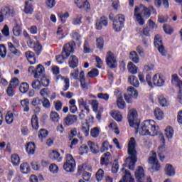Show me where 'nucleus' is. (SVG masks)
<instances>
[{
    "instance_id": "72a5a7b5",
    "label": "nucleus",
    "mask_w": 182,
    "mask_h": 182,
    "mask_svg": "<svg viewBox=\"0 0 182 182\" xmlns=\"http://www.w3.org/2000/svg\"><path fill=\"white\" fill-rule=\"evenodd\" d=\"M128 82H129L130 85H132V86H134V87H139V86H140L139 79L134 75H129L128 77Z\"/></svg>"
},
{
    "instance_id": "49530a36",
    "label": "nucleus",
    "mask_w": 182,
    "mask_h": 182,
    "mask_svg": "<svg viewBox=\"0 0 182 182\" xmlns=\"http://www.w3.org/2000/svg\"><path fill=\"white\" fill-rule=\"evenodd\" d=\"M11 161L13 166H18L21 163V158L17 154H12L11 156Z\"/></svg>"
},
{
    "instance_id": "4d7b16f0",
    "label": "nucleus",
    "mask_w": 182,
    "mask_h": 182,
    "mask_svg": "<svg viewBox=\"0 0 182 182\" xmlns=\"http://www.w3.org/2000/svg\"><path fill=\"white\" fill-rule=\"evenodd\" d=\"M40 95L42 97H50V90L49 88H43L40 90Z\"/></svg>"
},
{
    "instance_id": "1a4fd4ad",
    "label": "nucleus",
    "mask_w": 182,
    "mask_h": 182,
    "mask_svg": "<svg viewBox=\"0 0 182 182\" xmlns=\"http://www.w3.org/2000/svg\"><path fill=\"white\" fill-rule=\"evenodd\" d=\"M14 15H15L14 9H11V8L8 6H3L0 9V23L4 22V19L5 18H14Z\"/></svg>"
},
{
    "instance_id": "a211bd4d",
    "label": "nucleus",
    "mask_w": 182,
    "mask_h": 182,
    "mask_svg": "<svg viewBox=\"0 0 182 182\" xmlns=\"http://www.w3.org/2000/svg\"><path fill=\"white\" fill-rule=\"evenodd\" d=\"M152 82V87L153 85L155 86H158V87H161V86H164V78L163 77V75H157L155 74L153 77V80H151Z\"/></svg>"
},
{
    "instance_id": "c756f323",
    "label": "nucleus",
    "mask_w": 182,
    "mask_h": 182,
    "mask_svg": "<svg viewBox=\"0 0 182 182\" xmlns=\"http://www.w3.org/2000/svg\"><path fill=\"white\" fill-rule=\"evenodd\" d=\"M49 157L51 160H55L58 163H60L63 160V157L60 156V154L58 151L53 150L52 152L49 154Z\"/></svg>"
},
{
    "instance_id": "e2e57ef3",
    "label": "nucleus",
    "mask_w": 182,
    "mask_h": 182,
    "mask_svg": "<svg viewBox=\"0 0 182 182\" xmlns=\"http://www.w3.org/2000/svg\"><path fill=\"white\" fill-rule=\"evenodd\" d=\"M31 86L33 89H35L36 90H39V89L42 87V85L41 84V81H39L38 78V80H34L33 81Z\"/></svg>"
},
{
    "instance_id": "dca6fc26",
    "label": "nucleus",
    "mask_w": 182,
    "mask_h": 182,
    "mask_svg": "<svg viewBox=\"0 0 182 182\" xmlns=\"http://www.w3.org/2000/svg\"><path fill=\"white\" fill-rule=\"evenodd\" d=\"M107 25H109V20L106 16H102L99 19L96 20L95 29L97 31H102L103 29V26L106 28Z\"/></svg>"
},
{
    "instance_id": "473e14b6",
    "label": "nucleus",
    "mask_w": 182,
    "mask_h": 182,
    "mask_svg": "<svg viewBox=\"0 0 182 182\" xmlns=\"http://www.w3.org/2000/svg\"><path fill=\"white\" fill-rule=\"evenodd\" d=\"M31 105L35 107L36 112L39 113V112H41V107H39V106L42 105V100L39 99V97L33 98Z\"/></svg>"
},
{
    "instance_id": "5701e85b",
    "label": "nucleus",
    "mask_w": 182,
    "mask_h": 182,
    "mask_svg": "<svg viewBox=\"0 0 182 182\" xmlns=\"http://www.w3.org/2000/svg\"><path fill=\"white\" fill-rule=\"evenodd\" d=\"M122 171H124L125 175L123 176L122 179L119 182H134V178L132 177V173H130L129 170L122 168Z\"/></svg>"
},
{
    "instance_id": "2eb2a0df",
    "label": "nucleus",
    "mask_w": 182,
    "mask_h": 182,
    "mask_svg": "<svg viewBox=\"0 0 182 182\" xmlns=\"http://www.w3.org/2000/svg\"><path fill=\"white\" fill-rule=\"evenodd\" d=\"M73 52H75L73 45H71L69 43H66L63 48L62 59H67V58L70 56V53H73Z\"/></svg>"
},
{
    "instance_id": "4c0bfd02",
    "label": "nucleus",
    "mask_w": 182,
    "mask_h": 182,
    "mask_svg": "<svg viewBox=\"0 0 182 182\" xmlns=\"http://www.w3.org/2000/svg\"><path fill=\"white\" fill-rule=\"evenodd\" d=\"M154 114L156 120H163L164 119V112L160 108L156 107L154 111Z\"/></svg>"
},
{
    "instance_id": "a19ab883",
    "label": "nucleus",
    "mask_w": 182,
    "mask_h": 182,
    "mask_svg": "<svg viewBox=\"0 0 182 182\" xmlns=\"http://www.w3.org/2000/svg\"><path fill=\"white\" fill-rule=\"evenodd\" d=\"M81 132L82 133H83L85 137H87L89 136V133L90 132V125H89V123L87 122L82 124L81 127Z\"/></svg>"
},
{
    "instance_id": "338daca9",
    "label": "nucleus",
    "mask_w": 182,
    "mask_h": 182,
    "mask_svg": "<svg viewBox=\"0 0 182 182\" xmlns=\"http://www.w3.org/2000/svg\"><path fill=\"white\" fill-rule=\"evenodd\" d=\"M148 27L149 29H150L152 32L154 31V29H156L158 28L157 24L153 21V20L149 19L148 21Z\"/></svg>"
},
{
    "instance_id": "6ab92c4d",
    "label": "nucleus",
    "mask_w": 182,
    "mask_h": 182,
    "mask_svg": "<svg viewBox=\"0 0 182 182\" xmlns=\"http://www.w3.org/2000/svg\"><path fill=\"white\" fill-rule=\"evenodd\" d=\"M28 46L31 49H33L35 52V53L37 55V56H39L41 53H42V45L41 43H36L33 42V41H29L28 42Z\"/></svg>"
},
{
    "instance_id": "423d86ee",
    "label": "nucleus",
    "mask_w": 182,
    "mask_h": 182,
    "mask_svg": "<svg viewBox=\"0 0 182 182\" xmlns=\"http://www.w3.org/2000/svg\"><path fill=\"white\" fill-rule=\"evenodd\" d=\"M75 167H76V161L73 158V156L70 154L65 155V162L63 164V168L68 173H73L75 171Z\"/></svg>"
},
{
    "instance_id": "6e6552de",
    "label": "nucleus",
    "mask_w": 182,
    "mask_h": 182,
    "mask_svg": "<svg viewBox=\"0 0 182 182\" xmlns=\"http://www.w3.org/2000/svg\"><path fill=\"white\" fill-rule=\"evenodd\" d=\"M105 62L109 69H116L117 68V57L112 51L107 53Z\"/></svg>"
},
{
    "instance_id": "9d476101",
    "label": "nucleus",
    "mask_w": 182,
    "mask_h": 182,
    "mask_svg": "<svg viewBox=\"0 0 182 182\" xmlns=\"http://www.w3.org/2000/svg\"><path fill=\"white\" fill-rule=\"evenodd\" d=\"M148 163L149 164H151V168L154 171H160L161 170V165L159 163L156 152H153L152 156L149 157Z\"/></svg>"
},
{
    "instance_id": "2f4dec72",
    "label": "nucleus",
    "mask_w": 182,
    "mask_h": 182,
    "mask_svg": "<svg viewBox=\"0 0 182 182\" xmlns=\"http://www.w3.org/2000/svg\"><path fill=\"white\" fill-rule=\"evenodd\" d=\"M31 127L33 130H38L39 129V119L37 114H33L31 119Z\"/></svg>"
},
{
    "instance_id": "c03bdc74",
    "label": "nucleus",
    "mask_w": 182,
    "mask_h": 182,
    "mask_svg": "<svg viewBox=\"0 0 182 182\" xmlns=\"http://www.w3.org/2000/svg\"><path fill=\"white\" fill-rule=\"evenodd\" d=\"M96 46L97 49L103 50V48H105V39L103 37H99L96 38Z\"/></svg>"
},
{
    "instance_id": "aec40b11",
    "label": "nucleus",
    "mask_w": 182,
    "mask_h": 182,
    "mask_svg": "<svg viewBox=\"0 0 182 182\" xmlns=\"http://www.w3.org/2000/svg\"><path fill=\"white\" fill-rule=\"evenodd\" d=\"M135 177L137 182H143V179L146 177L143 166H138L137 169L135 171Z\"/></svg>"
},
{
    "instance_id": "603ef678",
    "label": "nucleus",
    "mask_w": 182,
    "mask_h": 182,
    "mask_svg": "<svg viewBox=\"0 0 182 182\" xmlns=\"http://www.w3.org/2000/svg\"><path fill=\"white\" fill-rule=\"evenodd\" d=\"M5 119L7 124H12V123H14V113L9 111L6 115Z\"/></svg>"
},
{
    "instance_id": "0eeeda50",
    "label": "nucleus",
    "mask_w": 182,
    "mask_h": 182,
    "mask_svg": "<svg viewBox=\"0 0 182 182\" xmlns=\"http://www.w3.org/2000/svg\"><path fill=\"white\" fill-rule=\"evenodd\" d=\"M159 139L161 146L158 147V156L159 157V160L163 161L166 159L164 154H166L167 153L166 150V139H164V135L163 134H159Z\"/></svg>"
},
{
    "instance_id": "052dcab7",
    "label": "nucleus",
    "mask_w": 182,
    "mask_h": 182,
    "mask_svg": "<svg viewBox=\"0 0 182 182\" xmlns=\"http://www.w3.org/2000/svg\"><path fill=\"white\" fill-rule=\"evenodd\" d=\"M159 105H161L162 107H166L168 106V102H167V99H166V97H164V96L163 95H160L159 97Z\"/></svg>"
},
{
    "instance_id": "7ed1b4c3",
    "label": "nucleus",
    "mask_w": 182,
    "mask_h": 182,
    "mask_svg": "<svg viewBox=\"0 0 182 182\" xmlns=\"http://www.w3.org/2000/svg\"><path fill=\"white\" fill-rule=\"evenodd\" d=\"M128 154L130 156L125 160L124 167H128L129 170L134 171L136 163H137V151H136V139L134 137L130 138L128 144Z\"/></svg>"
},
{
    "instance_id": "680f3d73",
    "label": "nucleus",
    "mask_w": 182,
    "mask_h": 182,
    "mask_svg": "<svg viewBox=\"0 0 182 182\" xmlns=\"http://www.w3.org/2000/svg\"><path fill=\"white\" fill-rule=\"evenodd\" d=\"M41 105L44 109H50V101L46 97H43L41 100Z\"/></svg>"
},
{
    "instance_id": "8fccbe9b",
    "label": "nucleus",
    "mask_w": 182,
    "mask_h": 182,
    "mask_svg": "<svg viewBox=\"0 0 182 182\" xmlns=\"http://www.w3.org/2000/svg\"><path fill=\"white\" fill-rule=\"evenodd\" d=\"M87 146L90 147V150L92 151V153H94V154H97V153H99V151L96 149L97 145H96L95 142L88 141Z\"/></svg>"
},
{
    "instance_id": "f8f14e48",
    "label": "nucleus",
    "mask_w": 182,
    "mask_h": 182,
    "mask_svg": "<svg viewBox=\"0 0 182 182\" xmlns=\"http://www.w3.org/2000/svg\"><path fill=\"white\" fill-rule=\"evenodd\" d=\"M154 45L155 48H158V50L162 56H166V49H164V46H163V38L159 35H156L154 40Z\"/></svg>"
},
{
    "instance_id": "4be33fe9",
    "label": "nucleus",
    "mask_w": 182,
    "mask_h": 182,
    "mask_svg": "<svg viewBox=\"0 0 182 182\" xmlns=\"http://www.w3.org/2000/svg\"><path fill=\"white\" fill-rule=\"evenodd\" d=\"M164 173L168 177H173V176H176V169L173 165L166 164L164 168Z\"/></svg>"
},
{
    "instance_id": "13d9d810",
    "label": "nucleus",
    "mask_w": 182,
    "mask_h": 182,
    "mask_svg": "<svg viewBox=\"0 0 182 182\" xmlns=\"http://www.w3.org/2000/svg\"><path fill=\"white\" fill-rule=\"evenodd\" d=\"M95 177L97 181H102V180H103V177H105V171L102 168L99 169L95 174Z\"/></svg>"
},
{
    "instance_id": "f3484780",
    "label": "nucleus",
    "mask_w": 182,
    "mask_h": 182,
    "mask_svg": "<svg viewBox=\"0 0 182 182\" xmlns=\"http://www.w3.org/2000/svg\"><path fill=\"white\" fill-rule=\"evenodd\" d=\"M75 4L79 9H82L85 12L90 11V3L89 0H75Z\"/></svg>"
},
{
    "instance_id": "79ce46f5",
    "label": "nucleus",
    "mask_w": 182,
    "mask_h": 182,
    "mask_svg": "<svg viewBox=\"0 0 182 182\" xmlns=\"http://www.w3.org/2000/svg\"><path fill=\"white\" fill-rule=\"evenodd\" d=\"M127 68L129 73H132V75H136L139 70V68L132 62L128 63Z\"/></svg>"
},
{
    "instance_id": "774afa93",
    "label": "nucleus",
    "mask_w": 182,
    "mask_h": 182,
    "mask_svg": "<svg viewBox=\"0 0 182 182\" xmlns=\"http://www.w3.org/2000/svg\"><path fill=\"white\" fill-rule=\"evenodd\" d=\"M1 33L3 36H5V38H8L10 35L9 32V26H8L7 24H5L1 30Z\"/></svg>"
},
{
    "instance_id": "69168bd1",
    "label": "nucleus",
    "mask_w": 182,
    "mask_h": 182,
    "mask_svg": "<svg viewBox=\"0 0 182 182\" xmlns=\"http://www.w3.org/2000/svg\"><path fill=\"white\" fill-rule=\"evenodd\" d=\"M99 76V70L94 68L87 73V77H96Z\"/></svg>"
},
{
    "instance_id": "de8ad7c7",
    "label": "nucleus",
    "mask_w": 182,
    "mask_h": 182,
    "mask_svg": "<svg viewBox=\"0 0 182 182\" xmlns=\"http://www.w3.org/2000/svg\"><path fill=\"white\" fill-rule=\"evenodd\" d=\"M165 134L168 140H170V139H172L173 136H174V129H173V127H167L165 129Z\"/></svg>"
},
{
    "instance_id": "864d4df0",
    "label": "nucleus",
    "mask_w": 182,
    "mask_h": 182,
    "mask_svg": "<svg viewBox=\"0 0 182 182\" xmlns=\"http://www.w3.org/2000/svg\"><path fill=\"white\" fill-rule=\"evenodd\" d=\"M100 134V129L99 127H94L90 130V136L93 137V139H97L99 135Z\"/></svg>"
},
{
    "instance_id": "c9c22d12",
    "label": "nucleus",
    "mask_w": 182,
    "mask_h": 182,
    "mask_svg": "<svg viewBox=\"0 0 182 182\" xmlns=\"http://www.w3.org/2000/svg\"><path fill=\"white\" fill-rule=\"evenodd\" d=\"M117 106L118 109H121L122 110L126 109V102L123 100V96L122 95H118L117 98Z\"/></svg>"
},
{
    "instance_id": "ea45409f",
    "label": "nucleus",
    "mask_w": 182,
    "mask_h": 182,
    "mask_svg": "<svg viewBox=\"0 0 182 182\" xmlns=\"http://www.w3.org/2000/svg\"><path fill=\"white\" fill-rule=\"evenodd\" d=\"M71 38L76 41L78 45H82V36L80 35L79 32L73 31L71 33Z\"/></svg>"
},
{
    "instance_id": "a18cd8bd",
    "label": "nucleus",
    "mask_w": 182,
    "mask_h": 182,
    "mask_svg": "<svg viewBox=\"0 0 182 182\" xmlns=\"http://www.w3.org/2000/svg\"><path fill=\"white\" fill-rule=\"evenodd\" d=\"M111 116L113 119H114V120H116V122H120L122 120H123V116L119 111H113L111 113Z\"/></svg>"
},
{
    "instance_id": "f03ea898",
    "label": "nucleus",
    "mask_w": 182,
    "mask_h": 182,
    "mask_svg": "<svg viewBox=\"0 0 182 182\" xmlns=\"http://www.w3.org/2000/svg\"><path fill=\"white\" fill-rule=\"evenodd\" d=\"M151 11H154V7H147L144 4L136 6L134 10V18L139 25L143 26L146 23L145 19H149L151 16Z\"/></svg>"
},
{
    "instance_id": "7c9ffc66",
    "label": "nucleus",
    "mask_w": 182,
    "mask_h": 182,
    "mask_svg": "<svg viewBox=\"0 0 182 182\" xmlns=\"http://www.w3.org/2000/svg\"><path fill=\"white\" fill-rule=\"evenodd\" d=\"M36 149V145L33 142H28L26 146V151L29 156L35 154V150Z\"/></svg>"
},
{
    "instance_id": "b1692460",
    "label": "nucleus",
    "mask_w": 182,
    "mask_h": 182,
    "mask_svg": "<svg viewBox=\"0 0 182 182\" xmlns=\"http://www.w3.org/2000/svg\"><path fill=\"white\" fill-rule=\"evenodd\" d=\"M36 79L39 80L41 86H43V87H48L50 83V80L43 73H42L38 77H36Z\"/></svg>"
},
{
    "instance_id": "c85d7f7f",
    "label": "nucleus",
    "mask_w": 182,
    "mask_h": 182,
    "mask_svg": "<svg viewBox=\"0 0 182 182\" xmlns=\"http://www.w3.org/2000/svg\"><path fill=\"white\" fill-rule=\"evenodd\" d=\"M111 156H112V154H110V152L109 151L105 152L101 157V160H100L101 166H109V161L110 160Z\"/></svg>"
},
{
    "instance_id": "0e129e2a",
    "label": "nucleus",
    "mask_w": 182,
    "mask_h": 182,
    "mask_svg": "<svg viewBox=\"0 0 182 182\" xmlns=\"http://www.w3.org/2000/svg\"><path fill=\"white\" fill-rule=\"evenodd\" d=\"M79 151L81 156H83V154H87L89 151V146H87L86 144H82L80 146Z\"/></svg>"
},
{
    "instance_id": "6e6d98bb",
    "label": "nucleus",
    "mask_w": 182,
    "mask_h": 182,
    "mask_svg": "<svg viewBox=\"0 0 182 182\" xmlns=\"http://www.w3.org/2000/svg\"><path fill=\"white\" fill-rule=\"evenodd\" d=\"M21 105L23 107V112H29V100L24 99L21 101Z\"/></svg>"
},
{
    "instance_id": "cd10ccee",
    "label": "nucleus",
    "mask_w": 182,
    "mask_h": 182,
    "mask_svg": "<svg viewBox=\"0 0 182 182\" xmlns=\"http://www.w3.org/2000/svg\"><path fill=\"white\" fill-rule=\"evenodd\" d=\"M7 46L10 53H12L15 56H21L22 55V53L14 46V43L9 42Z\"/></svg>"
},
{
    "instance_id": "f257e3e1",
    "label": "nucleus",
    "mask_w": 182,
    "mask_h": 182,
    "mask_svg": "<svg viewBox=\"0 0 182 182\" xmlns=\"http://www.w3.org/2000/svg\"><path fill=\"white\" fill-rule=\"evenodd\" d=\"M138 114L136 109L129 110L128 114V122L130 127L136 129L142 136H157L159 134V126H156V122L152 119L144 121L142 126L140 127V122L137 120Z\"/></svg>"
},
{
    "instance_id": "20e7f679",
    "label": "nucleus",
    "mask_w": 182,
    "mask_h": 182,
    "mask_svg": "<svg viewBox=\"0 0 182 182\" xmlns=\"http://www.w3.org/2000/svg\"><path fill=\"white\" fill-rule=\"evenodd\" d=\"M154 69L153 64L144 65L143 72H140L138 75V77L141 83L145 86L148 85L149 87H153V82L151 81V72Z\"/></svg>"
},
{
    "instance_id": "58836bf2",
    "label": "nucleus",
    "mask_w": 182,
    "mask_h": 182,
    "mask_svg": "<svg viewBox=\"0 0 182 182\" xmlns=\"http://www.w3.org/2000/svg\"><path fill=\"white\" fill-rule=\"evenodd\" d=\"M20 170L23 174H29L31 173V166L28 163H23L20 165Z\"/></svg>"
},
{
    "instance_id": "bf43d9fd",
    "label": "nucleus",
    "mask_w": 182,
    "mask_h": 182,
    "mask_svg": "<svg viewBox=\"0 0 182 182\" xmlns=\"http://www.w3.org/2000/svg\"><path fill=\"white\" fill-rule=\"evenodd\" d=\"M50 118L52 122H59L60 117L59 116V114L58 112L55 111H51L50 114Z\"/></svg>"
},
{
    "instance_id": "e433bc0d",
    "label": "nucleus",
    "mask_w": 182,
    "mask_h": 182,
    "mask_svg": "<svg viewBox=\"0 0 182 182\" xmlns=\"http://www.w3.org/2000/svg\"><path fill=\"white\" fill-rule=\"evenodd\" d=\"M129 59H130V60L134 62V63H136V64L139 63V62H140V57L139 56V54H137V53L136 51L130 52Z\"/></svg>"
},
{
    "instance_id": "3c124183",
    "label": "nucleus",
    "mask_w": 182,
    "mask_h": 182,
    "mask_svg": "<svg viewBox=\"0 0 182 182\" xmlns=\"http://www.w3.org/2000/svg\"><path fill=\"white\" fill-rule=\"evenodd\" d=\"M49 134V132L45 129H41L38 134V139L43 141V139H46L48 135Z\"/></svg>"
},
{
    "instance_id": "37998d69",
    "label": "nucleus",
    "mask_w": 182,
    "mask_h": 182,
    "mask_svg": "<svg viewBox=\"0 0 182 182\" xmlns=\"http://www.w3.org/2000/svg\"><path fill=\"white\" fill-rule=\"evenodd\" d=\"M24 12L27 15H32L33 14V6L29 4V1L25 2Z\"/></svg>"
},
{
    "instance_id": "393cba45",
    "label": "nucleus",
    "mask_w": 182,
    "mask_h": 182,
    "mask_svg": "<svg viewBox=\"0 0 182 182\" xmlns=\"http://www.w3.org/2000/svg\"><path fill=\"white\" fill-rule=\"evenodd\" d=\"M79 81L80 82L82 89H86V90L89 89V82H86V78L85 77V71L83 70L80 73Z\"/></svg>"
},
{
    "instance_id": "f704fd0d",
    "label": "nucleus",
    "mask_w": 182,
    "mask_h": 182,
    "mask_svg": "<svg viewBox=\"0 0 182 182\" xmlns=\"http://www.w3.org/2000/svg\"><path fill=\"white\" fill-rule=\"evenodd\" d=\"M13 33L14 36H21L22 33V24L15 23V26L13 28Z\"/></svg>"
},
{
    "instance_id": "39448f33",
    "label": "nucleus",
    "mask_w": 182,
    "mask_h": 182,
    "mask_svg": "<svg viewBox=\"0 0 182 182\" xmlns=\"http://www.w3.org/2000/svg\"><path fill=\"white\" fill-rule=\"evenodd\" d=\"M109 21L113 22L112 28L115 32H122V29L124 28V21H126L124 15L118 14L114 16L113 13H110L109 15Z\"/></svg>"
},
{
    "instance_id": "4468645a",
    "label": "nucleus",
    "mask_w": 182,
    "mask_h": 182,
    "mask_svg": "<svg viewBox=\"0 0 182 182\" xmlns=\"http://www.w3.org/2000/svg\"><path fill=\"white\" fill-rule=\"evenodd\" d=\"M19 85V80L17 77H14L11 79L10 82V85L7 87L6 93L9 97H12L14 96V87H16Z\"/></svg>"
},
{
    "instance_id": "412c9836",
    "label": "nucleus",
    "mask_w": 182,
    "mask_h": 182,
    "mask_svg": "<svg viewBox=\"0 0 182 182\" xmlns=\"http://www.w3.org/2000/svg\"><path fill=\"white\" fill-rule=\"evenodd\" d=\"M77 122V115L75 114H68L64 119V123L65 126H72V124H75Z\"/></svg>"
},
{
    "instance_id": "ddd939ff",
    "label": "nucleus",
    "mask_w": 182,
    "mask_h": 182,
    "mask_svg": "<svg viewBox=\"0 0 182 182\" xmlns=\"http://www.w3.org/2000/svg\"><path fill=\"white\" fill-rule=\"evenodd\" d=\"M28 72L31 75H33L35 79H36V77H38L40 75H42L45 72V67L42 64H38L36 68L34 66H30Z\"/></svg>"
},
{
    "instance_id": "a878e982",
    "label": "nucleus",
    "mask_w": 182,
    "mask_h": 182,
    "mask_svg": "<svg viewBox=\"0 0 182 182\" xmlns=\"http://www.w3.org/2000/svg\"><path fill=\"white\" fill-rule=\"evenodd\" d=\"M69 67L71 69H76L79 66V59L76 55H71L68 60Z\"/></svg>"
},
{
    "instance_id": "5fc2aeb1",
    "label": "nucleus",
    "mask_w": 182,
    "mask_h": 182,
    "mask_svg": "<svg viewBox=\"0 0 182 182\" xmlns=\"http://www.w3.org/2000/svg\"><path fill=\"white\" fill-rule=\"evenodd\" d=\"M29 90V84L27 82H22L19 87L21 93H26Z\"/></svg>"
},
{
    "instance_id": "9b49d317",
    "label": "nucleus",
    "mask_w": 182,
    "mask_h": 182,
    "mask_svg": "<svg viewBox=\"0 0 182 182\" xmlns=\"http://www.w3.org/2000/svg\"><path fill=\"white\" fill-rule=\"evenodd\" d=\"M128 94H125L124 95V100L127 103H133V98L136 99L137 96H139V92L137 90L134 89L133 87H129L127 88Z\"/></svg>"
},
{
    "instance_id": "09e8293b",
    "label": "nucleus",
    "mask_w": 182,
    "mask_h": 182,
    "mask_svg": "<svg viewBox=\"0 0 182 182\" xmlns=\"http://www.w3.org/2000/svg\"><path fill=\"white\" fill-rule=\"evenodd\" d=\"M109 149H112L113 146H112L109 144V141H107V140L104 141L102 144V146L100 149L101 153H105V151H107V150H109Z\"/></svg>"
},
{
    "instance_id": "bb28decb",
    "label": "nucleus",
    "mask_w": 182,
    "mask_h": 182,
    "mask_svg": "<svg viewBox=\"0 0 182 182\" xmlns=\"http://www.w3.org/2000/svg\"><path fill=\"white\" fill-rule=\"evenodd\" d=\"M25 55L30 65H35V63H36L35 53L28 50L25 53Z\"/></svg>"
}]
</instances>
